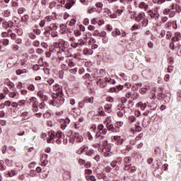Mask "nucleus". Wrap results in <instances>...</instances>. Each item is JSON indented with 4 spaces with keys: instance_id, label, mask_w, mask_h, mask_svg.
<instances>
[{
    "instance_id": "nucleus-7",
    "label": "nucleus",
    "mask_w": 181,
    "mask_h": 181,
    "mask_svg": "<svg viewBox=\"0 0 181 181\" xmlns=\"http://www.w3.org/2000/svg\"><path fill=\"white\" fill-rule=\"evenodd\" d=\"M148 15L150 17H151L152 19H155L156 21L157 19H159V12H158V8H156L155 10H150L148 11Z\"/></svg>"
},
{
    "instance_id": "nucleus-46",
    "label": "nucleus",
    "mask_w": 181,
    "mask_h": 181,
    "mask_svg": "<svg viewBox=\"0 0 181 181\" xmlns=\"http://www.w3.org/2000/svg\"><path fill=\"white\" fill-rule=\"evenodd\" d=\"M124 9H125V8L124 6L121 7V9H117V11H116V13L117 15H122V12H124Z\"/></svg>"
},
{
    "instance_id": "nucleus-59",
    "label": "nucleus",
    "mask_w": 181,
    "mask_h": 181,
    "mask_svg": "<svg viewBox=\"0 0 181 181\" xmlns=\"http://www.w3.org/2000/svg\"><path fill=\"white\" fill-rule=\"evenodd\" d=\"M120 77H122V78H123V80H124V81H127V80H128V77L124 73H122L120 74Z\"/></svg>"
},
{
    "instance_id": "nucleus-6",
    "label": "nucleus",
    "mask_w": 181,
    "mask_h": 181,
    "mask_svg": "<svg viewBox=\"0 0 181 181\" xmlns=\"http://www.w3.org/2000/svg\"><path fill=\"white\" fill-rule=\"evenodd\" d=\"M102 151L104 152L105 156H111V155H110V152H111V144H108L107 141H104L102 144Z\"/></svg>"
},
{
    "instance_id": "nucleus-39",
    "label": "nucleus",
    "mask_w": 181,
    "mask_h": 181,
    "mask_svg": "<svg viewBox=\"0 0 181 181\" xmlns=\"http://www.w3.org/2000/svg\"><path fill=\"white\" fill-rule=\"evenodd\" d=\"M117 161L113 160L111 163H110V166H112V168H115V170L118 169V165H117Z\"/></svg>"
},
{
    "instance_id": "nucleus-10",
    "label": "nucleus",
    "mask_w": 181,
    "mask_h": 181,
    "mask_svg": "<svg viewBox=\"0 0 181 181\" xmlns=\"http://www.w3.org/2000/svg\"><path fill=\"white\" fill-rule=\"evenodd\" d=\"M131 157H125L123 160L124 164V169H128V167L131 166Z\"/></svg>"
},
{
    "instance_id": "nucleus-56",
    "label": "nucleus",
    "mask_w": 181,
    "mask_h": 181,
    "mask_svg": "<svg viewBox=\"0 0 181 181\" xmlns=\"http://www.w3.org/2000/svg\"><path fill=\"white\" fill-rule=\"evenodd\" d=\"M3 45H4V46H8L9 45V40L8 39H4L3 40Z\"/></svg>"
},
{
    "instance_id": "nucleus-29",
    "label": "nucleus",
    "mask_w": 181,
    "mask_h": 181,
    "mask_svg": "<svg viewBox=\"0 0 181 181\" xmlns=\"http://www.w3.org/2000/svg\"><path fill=\"white\" fill-rule=\"evenodd\" d=\"M6 169V165H5V163L4 160H0V170L2 172Z\"/></svg>"
},
{
    "instance_id": "nucleus-27",
    "label": "nucleus",
    "mask_w": 181,
    "mask_h": 181,
    "mask_svg": "<svg viewBox=\"0 0 181 181\" xmlns=\"http://www.w3.org/2000/svg\"><path fill=\"white\" fill-rule=\"evenodd\" d=\"M124 170H128L130 173H135L136 172V167L132 166V167H128L127 169H124Z\"/></svg>"
},
{
    "instance_id": "nucleus-22",
    "label": "nucleus",
    "mask_w": 181,
    "mask_h": 181,
    "mask_svg": "<svg viewBox=\"0 0 181 181\" xmlns=\"http://www.w3.org/2000/svg\"><path fill=\"white\" fill-rule=\"evenodd\" d=\"M88 151V147L85 146V147H81L77 152L78 155H81V153H84L86 152L87 153Z\"/></svg>"
},
{
    "instance_id": "nucleus-40",
    "label": "nucleus",
    "mask_w": 181,
    "mask_h": 181,
    "mask_svg": "<svg viewBox=\"0 0 181 181\" xmlns=\"http://www.w3.org/2000/svg\"><path fill=\"white\" fill-rule=\"evenodd\" d=\"M35 101L36 100V98L35 97H32L29 99V100L27 102V104H29V105H30V104H32V103H35Z\"/></svg>"
},
{
    "instance_id": "nucleus-9",
    "label": "nucleus",
    "mask_w": 181,
    "mask_h": 181,
    "mask_svg": "<svg viewBox=\"0 0 181 181\" xmlns=\"http://www.w3.org/2000/svg\"><path fill=\"white\" fill-rule=\"evenodd\" d=\"M37 97H39L43 103L49 100V97L45 95L42 90L37 92Z\"/></svg>"
},
{
    "instance_id": "nucleus-14",
    "label": "nucleus",
    "mask_w": 181,
    "mask_h": 181,
    "mask_svg": "<svg viewBox=\"0 0 181 181\" xmlns=\"http://www.w3.org/2000/svg\"><path fill=\"white\" fill-rule=\"evenodd\" d=\"M60 32L62 34L67 33V32H69V28H67V25L62 24L60 25Z\"/></svg>"
},
{
    "instance_id": "nucleus-52",
    "label": "nucleus",
    "mask_w": 181,
    "mask_h": 181,
    "mask_svg": "<svg viewBox=\"0 0 181 181\" xmlns=\"http://www.w3.org/2000/svg\"><path fill=\"white\" fill-rule=\"evenodd\" d=\"M4 16L6 18H9V16H11V11H9V10H6V11H4Z\"/></svg>"
},
{
    "instance_id": "nucleus-48",
    "label": "nucleus",
    "mask_w": 181,
    "mask_h": 181,
    "mask_svg": "<svg viewBox=\"0 0 181 181\" xmlns=\"http://www.w3.org/2000/svg\"><path fill=\"white\" fill-rule=\"evenodd\" d=\"M128 119H129V121H130V122H136V118L134 117V116H133V115L129 116Z\"/></svg>"
},
{
    "instance_id": "nucleus-5",
    "label": "nucleus",
    "mask_w": 181,
    "mask_h": 181,
    "mask_svg": "<svg viewBox=\"0 0 181 181\" xmlns=\"http://www.w3.org/2000/svg\"><path fill=\"white\" fill-rule=\"evenodd\" d=\"M137 88H139V87L141 88L140 90V93L141 94H145L148 90H149V88H151V85H149V83L148 82H144L143 83V86H142V83H137L136 84Z\"/></svg>"
},
{
    "instance_id": "nucleus-36",
    "label": "nucleus",
    "mask_w": 181,
    "mask_h": 181,
    "mask_svg": "<svg viewBox=\"0 0 181 181\" xmlns=\"http://www.w3.org/2000/svg\"><path fill=\"white\" fill-rule=\"evenodd\" d=\"M119 2L123 5H129L132 2V0H119Z\"/></svg>"
},
{
    "instance_id": "nucleus-58",
    "label": "nucleus",
    "mask_w": 181,
    "mask_h": 181,
    "mask_svg": "<svg viewBox=\"0 0 181 181\" xmlns=\"http://www.w3.org/2000/svg\"><path fill=\"white\" fill-rule=\"evenodd\" d=\"M88 43H89V45H94V44L97 43V41L94 38H90Z\"/></svg>"
},
{
    "instance_id": "nucleus-60",
    "label": "nucleus",
    "mask_w": 181,
    "mask_h": 181,
    "mask_svg": "<svg viewBox=\"0 0 181 181\" xmlns=\"http://www.w3.org/2000/svg\"><path fill=\"white\" fill-rule=\"evenodd\" d=\"M163 12L164 15H169V13H170V8H165Z\"/></svg>"
},
{
    "instance_id": "nucleus-64",
    "label": "nucleus",
    "mask_w": 181,
    "mask_h": 181,
    "mask_svg": "<svg viewBox=\"0 0 181 181\" xmlns=\"http://www.w3.org/2000/svg\"><path fill=\"white\" fill-rule=\"evenodd\" d=\"M28 90H30V91H35V86L34 85H30L28 86Z\"/></svg>"
},
{
    "instance_id": "nucleus-55",
    "label": "nucleus",
    "mask_w": 181,
    "mask_h": 181,
    "mask_svg": "<svg viewBox=\"0 0 181 181\" xmlns=\"http://www.w3.org/2000/svg\"><path fill=\"white\" fill-rule=\"evenodd\" d=\"M117 115L122 118V117H124V110L122 109V110L117 111Z\"/></svg>"
},
{
    "instance_id": "nucleus-26",
    "label": "nucleus",
    "mask_w": 181,
    "mask_h": 181,
    "mask_svg": "<svg viewBox=\"0 0 181 181\" xmlns=\"http://www.w3.org/2000/svg\"><path fill=\"white\" fill-rule=\"evenodd\" d=\"M105 108V111L106 112H108V114H110V112H112L111 108H112V105H105L104 106Z\"/></svg>"
},
{
    "instance_id": "nucleus-44",
    "label": "nucleus",
    "mask_w": 181,
    "mask_h": 181,
    "mask_svg": "<svg viewBox=\"0 0 181 181\" xmlns=\"http://www.w3.org/2000/svg\"><path fill=\"white\" fill-rule=\"evenodd\" d=\"M83 53H84V54H86V56L88 54L91 55V54H93V51L90 49H86L83 51Z\"/></svg>"
},
{
    "instance_id": "nucleus-33",
    "label": "nucleus",
    "mask_w": 181,
    "mask_h": 181,
    "mask_svg": "<svg viewBox=\"0 0 181 181\" xmlns=\"http://www.w3.org/2000/svg\"><path fill=\"white\" fill-rule=\"evenodd\" d=\"M105 81L108 84H115V80L111 79L110 78H105Z\"/></svg>"
},
{
    "instance_id": "nucleus-23",
    "label": "nucleus",
    "mask_w": 181,
    "mask_h": 181,
    "mask_svg": "<svg viewBox=\"0 0 181 181\" xmlns=\"http://www.w3.org/2000/svg\"><path fill=\"white\" fill-rule=\"evenodd\" d=\"M8 177H13V176H16L18 175V170H11L8 172Z\"/></svg>"
},
{
    "instance_id": "nucleus-38",
    "label": "nucleus",
    "mask_w": 181,
    "mask_h": 181,
    "mask_svg": "<svg viewBox=\"0 0 181 181\" xmlns=\"http://www.w3.org/2000/svg\"><path fill=\"white\" fill-rule=\"evenodd\" d=\"M49 29L52 31H56L57 30V25H56L54 23H52L49 25Z\"/></svg>"
},
{
    "instance_id": "nucleus-47",
    "label": "nucleus",
    "mask_w": 181,
    "mask_h": 181,
    "mask_svg": "<svg viewBox=\"0 0 181 181\" xmlns=\"http://www.w3.org/2000/svg\"><path fill=\"white\" fill-rule=\"evenodd\" d=\"M11 65L10 67H12V66H15V64H16V61H13V59H11L8 60V65Z\"/></svg>"
},
{
    "instance_id": "nucleus-8",
    "label": "nucleus",
    "mask_w": 181,
    "mask_h": 181,
    "mask_svg": "<svg viewBox=\"0 0 181 181\" xmlns=\"http://www.w3.org/2000/svg\"><path fill=\"white\" fill-rule=\"evenodd\" d=\"M1 26L4 29H8V28H13V22L12 21H3Z\"/></svg>"
},
{
    "instance_id": "nucleus-18",
    "label": "nucleus",
    "mask_w": 181,
    "mask_h": 181,
    "mask_svg": "<svg viewBox=\"0 0 181 181\" xmlns=\"http://www.w3.org/2000/svg\"><path fill=\"white\" fill-rule=\"evenodd\" d=\"M71 114H72V115L74 117H78V115H80V109H78V108H73L71 110Z\"/></svg>"
},
{
    "instance_id": "nucleus-12",
    "label": "nucleus",
    "mask_w": 181,
    "mask_h": 181,
    "mask_svg": "<svg viewBox=\"0 0 181 181\" xmlns=\"http://www.w3.org/2000/svg\"><path fill=\"white\" fill-rule=\"evenodd\" d=\"M136 96H135V93H132V92H128L126 94V97L127 98H132L133 100H136V98H138V97H139V94L136 93Z\"/></svg>"
},
{
    "instance_id": "nucleus-28",
    "label": "nucleus",
    "mask_w": 181,
    "mask_h": 181,
    "mask_svg": "<svg viewBox=\"0 0 181 181\" xmlns=\"http://www.w3.org/2000/svg\"><path fill=\"white\" fill-rule=\"evenodd\" d=\"M53 89H54V91H58V92H57L58 94H62V89H60V86H59V84H56L53 87Z\"/></svg>"
},
{
    "instance_id": "nucleus-35",
    "label": "nucleus",
    "mask_w": 181,
    "mask_h": 181,
    "mask_svg": "<svg viewBox=\"0 0 181 181\" xmlns=\"http://www.w3.org/2000/svg\"><path fill=\"white\" fill-rule=\"evenodd\" d=\"M121 34V32L119 29H116L115 31L112 33V35L114 37H117V36Z\"/></svg>"
},
{
    "instance_id": "nucleus-30",
    "label": "nucleus",
    "mask_w": 181,
    "mask_h": 181,
    "mask_svg": "<svg viewBox=\"0 0 181 181\" xmlns=\"http://www.w3.org/2000/svg\"><path fill=\"white\" fill-rule=\"evenodd\" d=\"M16 74L18 76H21V74H25L26 73H28V71L26 69H18L16 71Z\"/></svg>"
},
{
    "instance_id": "nucleus-19",
    "label": "nucleus",
    "mask_w": 181,
    "mask_h": 181,
    "mask_svg": "<svg viewBox=\"0 0 181 181\" xmlns=\"http://www.w3.org/2000/svg\"><path fill=\"white\" fill-rule=\"evenodd\" d=\"M32 107L34 112H37L39 111V103L37 101H35V103H33Z\"/></svg>"
},
{
    "instance_id": "nucleus-62",
    "label": "nucleus",
    "mask_w": 181,
    "mask_h": 181,
    "mask_svg": "<svg viewBox=\"0 0 181 181\" xmlns=\"http://www.w3.org/2000/svg\"><path fill=\"white\" fill-rule=\"evenodd\" d=\"M74 33L75 36H80L81 35V32L78 30H75Z\"/></svg>"
},
{
    "instance_id": "nucleus-13",
    "label": "nucleus",
    "mask_w": 181,
    "mask_h": 181,
    "mask_svg": "<svg viewBox=\"0 0 181 181\" xmlns=\"http://www.w3.org/2000/svg\"><path fill=\"white\" fill-rule=\"evenodd\" d=\"M97 84L100 87V88H104V87H107V81H101V78H98Z\"/></svg>"
},
{
    "instance_id": "nucleus-16",
    "label": "nucleus",
    "mask_w": 181,
    "mask_h": 181,
    "mask_svg": "<svg viewBox=\"0 0 181 181\" xmlns=\"http://www.w3.org/2000/svg\"><path fill=\"white\" fill-rule=\"evenodd\" d=\"M112 141L113 142H115V144H117V145H121V144H122L123 139L119 136H113Z\"/></svg>"
},
{
    "instance_id": "nucleus-43",
    "label": "nucleus",
    "mask_w": 181,
    "mask_h": 181,
    "mask_svg": "<svg viewBox=\"0 0 181 181\" xmlns=\"http://www.w3.org/2000/svg\"><path fill=\"white\" fill-rule=\"evenodd\" d=\"M84 100H86L87 103H89L90 104H93L94 103V98L93 97L86 98Z\"/></svg>"
},
{
    "instance_id": "nucleus-34",
    "label": "nucleus",
    "mask_w": 181,
    "mask_h": 181,
    "mask_svg": "<svg viewBox=\"0 0 181 181\" xmlns=\"http://www.w3.org/2000/svg\"><path fill=\"white\" fill-rule=\"evenodd\" d=\"M17 96L18 92H10L8 93V97H10V98H16Z\"/></svg>"
},
{
    "instance_id": "nucleus-50",
    "label": "nucleus",
    "mask_w": 181,
    "mask_h": 181,
    "mask_svg": "<svg viewBox=\"0 0 181 181\" xmlns=\"http://www.w3.org/2000/svg\"><path fill=\"white\" fill-rule=\"evenodd\" d=\"M38 107L40 110H45V108H46V103H45V102H42L38 105Z\"/></svg>"
},
{
    "instance_id": "nucleus-63",
    "label": "nucleus",
    "mask_w": 181,
    "mask_h": 181,
    "mask_svg": "<svg viewBox=\"0 0 181 181\" xmlns=\"http://www.w3.org/2000/svg\"><path fill=\"white\" fill-rule=\"evenodd\" d=\"M95 6H97V8H100V9H103V4L101 2L96 3Z\"/></svg>"
},
{
    "instance_id": "nucleus-41",
    "label": "nucleus",
    "mask_w": 181,
    "mask_h": 181,
    "mask_svg": "<svg viewBox=\"0 0 181 181\" xmlns=\"http://www.w3.org/2000/svg\"><path fill=\"white\" fill-rule=\"evenodd\" d=\"M22 117H24L23 119H29V112H23Z\"/></svg>"
},
{
    "instance_id": "nucleus-57",
    "label": "nucleus",
    "mask_w": 181,
    "mask_h": 181,
    "mask_svg": "<svg viewBox=\"0 0 181 181\" xmlns=\"http://www.w3.org/2000/svg\"><path fill=\"white\" fill-rule=\"evenodd\" d=\"M106 101H107V103H114V98L109 96L106 98Z\"/></svg>"
},
{
    "instance_id": "nucleus-51",
    "label": "nucleus",
    "mask_w": 181,
    "mask_h": 181,
    "mask_svg": "<svg viewBox=\"0 0 181 181\" xmlns=\"http://www.w3.org/2000/svg\"><path fill=\"white\" fill-rule=\"evenodd\" d=\"M18 107H25V100H20L17 103Z\"/></svg>"
},
{
    "instance_id": "nucleus-21",
    "label": "nucleus",
    "mask_w": 181,
    "mask_h": 181,
    "mask_svg": "<svg viewBox=\"0 0 181 181\" xmlns=\"http://www.w3.org/2000/svg\"><path fill=\"white\" fill-rule=\"evenodd\" d=\"M67 124H70V119L66 118L65 120H64V123L61 124L62 129H66L67 127Z\"/></svg>"
},
{
    "instance_id": "nucleus-49",
    "label": "nucleus",
    "mask_w": 181,
    "mask_h": 181,
    "mask_svg": "<svg viewBox=\"0 0 181 181\" xmlns=\"http://www.w3.org/2000/svg\"><path fill=\"white\" fill-rule=\"evenodd\" d=\"M86 155L88 156H92V155H94V150L88 149V151H86Z\"/></svg>"
},
{
    "instance_id": "nucleus-32",
    "label": "nucleus",
    "mask_w": 181,
    "mask_h": 181,
    "mask_svg": "<svg viewBox=\"0 0 181 181\" xmlns=\"http://www.w3.org/2000/svg\"><path fill=\"white\" fill-rule=\"evenodd\" d=\"M138 29H141V25L139 24H134V25L131 28L132 32H134V30H138Z\"/></svg>"
},
{
    "instance_id": "nucleus-42",
    "label": "nucleus",
    "mask_w": 181,
    "mask_h": 181,
    "mask_svg": "<svg viewBox=\"0 0 181 181\" xmlns=\"http://www.w3.org/2000/svg\"><path fill=\"white\" fill-rule=\"evenodd\" d=\"M78 71V68L77 67L69 69V72L71 73V74H76Z\"/></svg>"
},
{
    "instance_id": "nucleus-37",
    "label": "nucleus",
    "mask_w": 181,
    "mask_h": 181,
    "mask_svg": "<svg viewBox=\"0 0 181 181\" xmlns=\"http://www.w3.org/2000/svg\"><path fill=\"white\" fill-rule=\"evenodd\" d=\"M86 179L87 181H97L95 176H86Z\"/></svg>"
},
{
    "instance_id": "nucleus-15",
    "label": "nucleus",
    "mask_w": 181,
    "mask_h": 181,
    "mask_svg": "<svg viewBox=\"0 0 181 181\" xmlns=\"http://www.w3.org/2000/svg\"><path fill=\"white\" fill-rule=\"evenodd\" d=\"M4 84L6 86H8V87H11V88H13L15 87V83L11 82L9 78L4 79Z\"/></svg>"
},
{
    "instance_id": "nucleus-20",
    "label": "nucleus",
    "mask_w": 181,
    "mask_h": 181,
    "mask_svg": "<svg viewBox=\"0 0 181 181\" xmlns=\"http://www.w3.org/2000/svg\"><path fill=\"white\" fill-rule=\"evenodd\" d=\"M139 8H140V9H144L145 11H146V10L149 8V6H148V4H146V3L145 2H141L139 4Z\"/></svg>"
},
{
    "instance_id": "nucleus-4",
    "label": "nucleus",
    "mask_w": 181,
    "mask_h": 181,
    "mask_svg": "<svg viewBox=\"0 0 181 181\" xmlns=\"http://www.w3.org/2000/svg\"><path fill=\"white\" fill-rule=\"evenodd\" d=\"M136 22H141L143 26H148V23H149V20L146 18L145 13L141 12L139 13L137 16L135 17Z\"/></svg>"
},
{
    "instance_id": "nucleus-45",
    "label": "nucleus",
    "mask_w": 181,
    "mask_h": 181,
    "mask_svg": "<svg viewBox=\"0 0 181 181\" xmlns=\"http://www.w3.org/2000/svg\"><path fill=\"white\" fill-rule=\"evenodd\" d=\"M112 119L111 118V117H107L105 121V124H112Z\"/></svg>"
},
{
    "instance_id": "nucleus-25",
    "label": "nucleus",
    "mask_w": 181,
    "mask_h": 181,
    "mask_svg": "<svg viewBox=\"0 0 181 181\" xmlns=\"http://www.w3.org/2000/svg\"><path fill=\"white\" fill-rule=\"evenodd\" d=\"M106 126L108 131H110V132H115V127H114V124H112V123L107 124Z\"/></svg>"
},
{
    "instance_id": "nucleus-3",
    "label": "nucleus",
    "mask_w": 181,
    "mask_h": 181,
    "mask_svg": "<svg viewBox=\"0 0 181 181\" xmlns=\"http://www.w3.org/2000/svg\"><path fill=\"white\" fill-rule=\"evenodd\" d=\"M64 103V98L63 93H53L52 100L50 101L49 105L52 107H60Z\"/></svg>"
},
{
    "instance_id": "nucleus-2",
    "label": "nucleus",
    "mask_w": 181,
    "mask_h": 181,
    "mask_svg": "<svg viewBox=\"0 0 181 181\" xmlns=\"http://www.w3.org/2000/svg\"><path fill=\"white\" fill-rule=\"evenodd\" d=\"M54 47H57V46L59 47V52H57L58 59L59 60H64V57L63 56H67L69 54V47H70V44H69L67 41L60 39L59 43H54Z\"/></svg>"
},
{
    "instance_id": "nucleus-1",
    "label": "nucleus",
    "mask_w": 181,
    "mask_h": 181,
    "mask_svg": "<svg viewBox=\"0 0 181 181\" xmlns=\"http://www.w3.org/2000/svg\"><path fill=\"white\" fill-rule=\"evenodd\" d=\"M46 139L48 144H54V141L57 144H62L63 141V143L66 144H67V139H69L70 144H74L75 141L76 142H83L84 139L82 136H49Z\"/></svg>"
},
{
    "instance_id": "nucleus-53",
    "label": "nucleus",
    "mask_w": 181,
    "mask_h": 181,
    "mask_svg": "<svg viewBox=\"0 0 181 181\" xmlns=\"http://www.w3.org/2000/svg\"><path fill=\"white\" fill-rule=\"evenodd\" d=\"M28 19H29V16L25 15L21 18V22H28Z\"/></svg>"
},
{
    "instance_id": "nucleus-17",
    "label": "nucleus",
    "mask_w": 181,
    "mask_h": 181,
    "mask_svg": "<svg viewBox=\"0 0 181 181\" xmlns=\"http://www.w3.org/2000/svg\"><path fill=\"white\" fill-rule=\"evenodd\" d=\"M172 40L173 42H179V40H181L180 33L179 32L175 33V36L173 37Z\"/></svg>"
},
{
    "instance_id": "nucleus-31",
    "label": "nucleus",
    "mask_w": 181,
    "mask_h": 181,
    "mask_svg": "<svg viewBox=\"0 0 181 181\" xmlns=\"http://www.w3.org/2000/svg\"><path fill=\"white\" fill-rule=\"evenodd\" d=\"M87 103V100H82L81 102L78 103V109L81 110V108H84V105Z\"/></svg>"
},
{
    "instance_id": "nucleus-24",
    "label": "nucleus",
    "mask_w": 181,
    "mask_h": 181,
    "mask_svg": "<svg viewBox=\"0 0 181 181\" xmlns=\"http://www.w3.org/2000/svg\"><path fill=\"white\" fill-rule=\"evenodd\" d=\"M138 108H140L141 111H145V109L146 108V103H144L142 102H139L137 104Z\"/></svg>"
},
{
    "instance_id": "nucleus-61",
    "label": "nucleus",
    "mask_w": 181,
    "mask_h": 181,
    "mask_svg": "<svg viewBox=\"0 0 181 181\" xmlns=\"http://www.w3.org/2000/svg\"><path fill=\"white\" fill-rule=\"evenodd\" d=\"M45 21L47 22H52V21H53V18L52 16H47L45 18Z\"/></svg>"
},
{
    "instance_id": "nucleus-11",
    "label": "nucleus",
    "mask_w": 181,
    "mask_h": 181,
    "mask_svg": "<svg viewBox=\"0 0 181 181\" xmlns=\"http://www.w3.org/2000/svg\"><path fill=\"white\" fill-rule=\"evenodd\" d=\"M66 62L68 64V67H69V69H73V67H76V63L73 62V59H70V57H69L68 56H66Z\"/></svg>"
},
{
    "instance_id": "nucleus-54",
    "label": "nucleus",
    "mask_w": 181,
    "mask_h": 181,
    "mask_svg": "<svg viewBox=\"0 0 181 181\" xmlns=\"http://www.w3.org/2000/svg\"><path fill=\"white\" fill-rule=\"evenodd\" d=\"M25 8L21 7L18 10V13H19V15H22V13H23V12H25Z\"/></svg>"
}]
</instances>
